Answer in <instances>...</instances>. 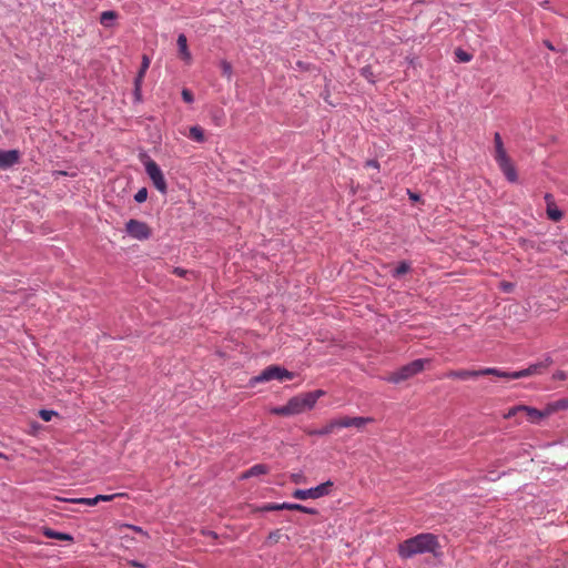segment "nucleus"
Returning a JSON list of instances; mask_svg holds the SVG:
<instances>
[{
  "label": "nucleus",
  "instance_id": "f257e3e1",
  "mask_svg": "<svg viewBox=\"0 0 568 568\" xmlns=\"http://www.w3.org/2000/svg\"><path fill=\"white\" fill-rule=\"evenodd\" d=\"M439 548L440 546L437 537L433 534L425 532L400 542L398 546V555L403 559L426 552L438 556Z\"/></svg>",
  "mask_w": 568,
  "mask_h": 568
},
{
  "label": "nucleus",
  "instance_id": "f03ea898",
  "mask_svg": "<svg viewBox=\"0 0 568 568\" xmlns=\"http://www.w3.org/2000/svg\"><path fill=\"white\" fill-rule=\"evenodd\" d=\"M494 159L497 162L500 171L509 182H516L518 179L517 171L507 154L501 135L498 132L494 134Z\"/></svg>",
  "mask_w": 568,
  "mask_h": 568
},
{
  "label": "nucleus",
  "instance_id": "7ed1b4c3",
  "mask_svg": "<svg viewBox=\"0 0 568 568\" xmlns=\"http://www.w3.org/2000/svg\"><path fill=\"white\" fill-rule=\"evenodd\" d=\"M324 394L325 393L323 390L318 389L292 397L287 402V406L292 413V416L312 409L315 406L317 399Z\"/></svg>",
  "mask_w": 568,
  "mask_h": 568
},
{
  "label": "nucleus",
  "instance_id": "20e7f679",
  "mask_svg": "<svg viewBox=\"0 0 568 568\" xmlns=\"http://www.w3.org/2000/svg\"><path fill=\"white\" fill-rule=\"evenodd\" d=\"M428 362H429L428 359H423V358L415 359V361L410 362L409 364L402 366L396 372L390 373L388 376L385 377V381H387L389 383H394V384L404 382V381L415 376L416 374L420 373L425 368V365Z\"/></svg>",
  "mask_w": 568,
  "mask_h": 568
},
{
  "label": "nucleus",
  "instance_id": "39448f33",
  "mask_svg": "<svg viewBox=\"0 0 568 568\" xmlns=\"http://www.w3.org/2000/svg\"><path fill=\"white\" fill-rule=\"evenodd\" d=\"M294 373L287 371L278 365H270L264 368L258 375L251 378L250 384L254 386L257 383H265L273 379L283 382L291 381L294 378Z\"/></svg>",
  "mask_w": 568,
  "mask_h": 568
},
{
  "label": "nucleus",
  "instance_id": "423d86ee",
  "mask_svg": "<svg viewBox=\"0 0 568 568\" xmlns=\"http://www.w3.org/2000/svg\"><path fill=\"white\" fill-rule=\"evenodd\" d=\"M144 166H145V172H146L148 176L150 178V180L152 181L154 187L160 193L166 194L168 184H166L164 174H163L162 170L160 169V166L158 165V163L154 160L149 158L144 162Z\"/></svg>",
  "mask_w": 568,
  "mask_h": 568
},
{
  "label": "nucleus",
  "instance_id": "0eeeda50",
  "mask_svg": "<svg viewBox=\"0 0 568 568\" xmlns=\"http://www.w3.org/2000/svg\"><path fill=\"white\" fill-rule=\"evenodd\" d=\"M333 486H334V483L331 480H327V481H325L316 487L310 488V489H296L293 491L292 496L300 500L317 499V498L329 495Z\"/></svg>",
  "mask_w": 568,
  "mask_h": 568
},
{
  "label": "nucleus",
  "instance_id": "6e6552de",
  "mask_svg": "<svg viewBox=\"0 0 568 568\" xmlns=\"http://www.w3.org/2000/svg\"><path fill=\"white\" fill-rule=\"evenodd\" d=\"M485 375H494V376H504V374L500 373V369L495 367H487L481 369H457V371H449L446 373L447 378H454V379H462L466 381L469 378L478 377V376H485Z\"/></svg>",
  "mask_w": 568,
  "mask_h": 568
},
{
  "label": "nucleus",
  "instance_id": "1a4fd4ad",
  "mask_svg": "<svg viewBox=\"0 0 568 568\" xmlns=\"http://www.w3.org/2000/svg\"><path fill=\"white\" fill-rule=\"evenodd\" d=\"M551 363H552V361L547 358L545 362H539V363L532 364L529 367L521 369V371H517V372H513V373L500 371V373L504 374V376H500V377L507 378V379H517V378L528 377V376L536 375V374H541L544 371H546L551 365Z\"/></svg>",
  "mask_w": 568,
  "mask_h": 568
},
{
  "label": "nucleus",
  "instance_id": "9d476101",
  "mask_svg": "<svg viewBox=\"0 0 568 568\" xmlns=\"http://www.w3.org/2000/svg\"><path fill=\"white\" fill-rule=\"evenodd\" d=\"M125 232L139 241L149 240L152 235L151 227L145 222L135 219H131L125 223Z\"/></svg>",
  "mask_w": 568,
  "mask_h": 568
},
{
  "label": "nucleus",
  "instance_id": "9b49d317",
  "mask_svg": "<svg viewBox=\"0 0 568 568\" xmlns=\"http://www.w3.org/2000/svg\"><path fill=\"white\" fill-rule=\"evenodd\" d=\"M374 419L372 417H351V416H342L338 417L339 428L355 427L362 429L366 424L373 423Z\"/></svg>",
  "mask_w": 568,
  "mask_h": 568
},
{
  "label": "nucleus",
  "instance_id": "f8f14e48",
  "mask_svg": "<svg viewBox=\"0 0 568 568\" xmlns=\"http://www.w3.org/2000/svg\"><path fill=\"white\" fill-rule=\"evenodd\" d=\"M20 161V152L18 150L0 151V168L9 169Z\"/></svg>",
  "mask_w": 568,
  "mask_h": 568
},
{
  "label": "nucleus",
  "instance_id": "ddd939ff",
  "mask_svg": "<svg viewBox=\"0 0 568 568\" xmlns=\"http://www.w3.org/2000/svg\"><path fill=\"white\" fill-rule=\"evenodd\" d=\"M545 201L547 204V216L549 220L554 222H558L562 219V212L556 206L554 202V197L551 194L547 193L545 195Z\"/></svg>",
  "mask_w": 568,
  "mask_h": 568
},
{
  "label": "nucleus",
  "instance_id": "4468645a",
  "mask_svg": "<svg viewBox=\"0 0 568 568\" xmlns=\"http://www.w3.org/2000/svg\"><path fill=\"white\" fill-rule=\"evenodd\" d=\"M121 496V494H113V495H98L93 498H75L71 499L72 503L88 505V506H95L99 501H111L115 497Z\"/></svg>",
  "mask_w": 568,
  "mask_h": 568
},
{
  "label": "nucleus",
  "instance_id": "2eb2a0df",
  "mask_svg": "<svg viewBox=\"0 0 568 568\" xmlns=\"http://www.w3.org/2000/svg\"><path fill=\"white\" fill-rule=\"evenodd\" d=\"M178 47H179V55L182 60H184L186 63H191L192 61V54L187 47V39L185 34L181 33L178 37Z\"/></svg>",
  "mask_w": 568,
  "mask_h": 568
},
{
  "label": "nucleus",
  "instance_id": "dca6fc26",
  "mask_svg": "<svg viewBox=\"0 0 568 568\" xmlns=\"http://www.w3.org/2000/svg\"><path fill=\"white\" fill-rule=\"evenodd\" d=\"M523 414H525L526 418L531 423H538L540 419L546 417L549 412H541L536 408L523 405Z\"/></svg>",
  "mask_w": 568,
  "mask_h": 568
},
{
  "label": "nucleus",
  "instance_id": "f3484780",
  "mask_svg": "<svg viewBox=\"0 0 568 568\" xmlns=\"http://www.w3.org/2000/svg\"><path fill=\"white\" fill-rule=\"evenodd\" d=\"M150 63H151L150 58L146 54H144L142 57L141 68H140L139 73H138V75L135 78V81H134V85H135V91L136 92H139L140 89H141L143 78H144V75H145V73H146V71H148V69L150 67Z\"/></svg>",
  "mask_w": 568,
  "mask_h": 568
},
{
  "label": "nucleus",
  "instance_id": "a211bd4d",
  "mask_svg": "<svg viewBox=\"0 0 568 568\" xmlns=\"http://www.w3.org/2000/svg\"><path fill=\"white\" fill-rule=\"evenodd\" d=\"M338 428H339L338 418H334V419L329 420L322 428L310 432V434L317 435V436H325V435H329V434L334 433Z\"/></svg>",
  "mask_w": 568,
  "mask_h": 568
},
{
  "label": "nucleus",
  "instance_id": "6ab92c4d",
  "mask_svg": "<svg viewBox=\"0 0 568 568\" xmlns=\"http://www.w3.org/2000/svg\"><path fill=\"white\" fill-rule=\"evenodd\" d=\"M268 473V467L264 464H256L252 466L250 469H247L243 475L242 478H250L253 476H258L263 474Z\"/></svg>",
  "mask_w": 568,
  "mask_h": 568
},
{
  "label": "nucleus",
  "instance_id": "aec40b11",
  "mask_svg": "<svg viewBox=\"0 0 568 568\" xmlns=\"http://www.w3.org/2000/svg\"><path fill=\"white\" fill-rule=\"evenodd\" d=\"M282 507H284V509H287V510H296V511H301V513H305V514H310V515L318 514L317 509L310 508V507H306V506H303L300 504L283 503Z\"/></svg>",
  "mask_w": 568,
  "mask_h": 568
},
{
  "label": "nucleus",
  "instance_id": "412c9836",
  "mask_svg": "<svg viewBox=\"0 0 568 568\" xmlns=\"http://www.w3.org/2000/svg\"><path fill=\"white\" fill-rule=\"evenodd\" d=\"M189 138L195 142L203 143L205 141L204 130L200 125L190 128Z\"/></svg>",
  "mask_w": 568,
  "mask_h": 568
},
{
  "label": "nucleus",
  "instance_id": "4be33fe9",
  "mask_svg": "<svg viewBox=\"0 0 568 568\" xmlns=\"http://www.w3.org/2000/svg\"><path fill=\"white\" fill-rule=\"evenodd\" d=\"M43 534L48 538H54V539L64 540V541H73V537L71 535L65 534V532H59V531L52 530L50 528H45Z\"/></svg>",
  "mask_w": 568,
  "mask_h": 568
},
{
  "label": "nucleus",
  "instance_id": "5701e85b",
  "mask_svg": "<svg viewBox=\"0 0 568 568\" xmlns=\"http://www.w3.org/2000/svg\"><path fill=\"white\" fill-rule=\"evenodd\" d=\"M116 18L118 13L115 11H103L100 16V23L105 28H110Z\"/></svg>",
  "mask_w": 568,
  "mask_h": 568
},
{
  "label": "nucleus",
  "instance_id": "b1692460",
  "mask_svg": "<svg viewBox=\"0 0 568 568\" xmlns=\"http://www.w3.org/2000/svg\"><path fill=\"white\" fill-rule=\"evenodd\" d=\"M410 271V263L403 261L400 262L392 272L394 277H400L402 275L408 273Z\"/></svg>",
  "mask_w": 568,
  "mask_h": 568
},
{
  "label": "nucleus",
  "instance_id": "393cba45",
  "mask_svg": "<svg viewBox=\"0 0 568 568\" xmlns=\"http://www.w3.org/2000/svg\"><path fill=\"white\" fill-rule=\"evenodd\" d=\"M222 75L225 77L227 80L232 79L233 75V68L232 64L225 60L221 61L220 63Z\"/></svg>",
  "mask_w": 568,
  "mask_h": 568
},
{
  "label": "nucleus",
  "instance_id": "a878e982",
  "mask_svg": "<svg viewBox=\"0 0 568 568\" xmlns=\"http://www.w3.org/2000/svg\"><path fill=\"white\" fill-rule=\"evenodd\" d=\"M271 413L274 415H280V416H292V413H291L287 404L284 406L272 408Z\"/></svg>",
  "mask_w": 568,
  "mask_h": 568
},
{
  "label": "nucleus",
  "instance_id": "bb28decb",
  "mask_svg": "<svg viewBox=\"0 0 568 568\" xmlns=\"http://www.w3.org/2000/svg\"><path fill=\"white\" fill-rule=\"evenodd\" d=\"M519 413H523V405L511 407L506 414H504V418H513L517 416Z\"/></svg>",
  "mask_w": 568,
  "mask_h": 568
},
{
  "label": "nucleus",
  "instance_id": "cd10ccee",
  "mask_svg": "<svg viewBox=\"0 0 568 568\" xmlns=\"http://www.w3.org/2000/svg\"><path fill=\"white\" fill-rule=\"evenodd\" d=\"M148 199V190L145 187H142L140 189L135 195H134V200L138 202V203H143L145 200Z\"/></svg>",
  "mask_w": 568,
  "mask_h": 568
},
{
  "label": "nucleus",
  "instance_id": "c85d7f7f",
  "mask_svg": "<svg viewBox=\"0 0 568 568\" xmlns=\"http://www.w3.org/2000/svg\"><path fill=\"white\" fill-rule=\"evenodd\" d=\"M282 509H284V507H282V504H266L261 508L262 511H274Z\"/></svg>",
  "mask_w": 568,
  "mask_h": 568
},
{
  "label": "nucleus",
  "instance_id": "c756f323",
  "mask_svg": "<svg viewBox=\"0 0 568 568\" xmlns=\"http://www.w3.org/2000/svg\"><path fill=\"white\" fill-rule=\"evenodd\" d=\"M39 415L42 418V420L50 422L52 419V416L55 415V413L53 410L41 409L39 412Z\"/></svg>",
  "mask_w": 568,
  "mask_h": 568
},
{
  "label": "nucleus",
  "instance_id": "7c9ffc66",
  "mask_svg": "<svg viewBox=\"0 0 568 568\" xmlns=\"http://www.w3.org/2000/svg\"><path fill=\"white\" fill-rule=\"evenodd\" d=\"M181 94L184 102L192 103L194 101L193 93L189 89H183Z\"/></svg>",
  "mask_w": 568,
  "mask_h": 568
},
{
  "label": "nucleus",
  "instance_id": "2f4dec72",
  "mask_svg": "<svg viewBox=\"0 0 568 568\" xmlns=\"http://www.w3.org/2000/svg\"><path fill=\"white\" fill-rule=\"evenodd\" d=\"M456 55L462 62H468L470 60V55L463 50H457Z\"/></svg>",
  "mask_w": 568,
  "mask_h": 568
},
{
  "label": "nucleus",
  "instance_id": "473e14b6",
  "mask_svg": "<svg viewBox=\"0 0 568 568\" xmlns=\"http://www.w3.org/2000/svg\"><path fill=\"white\" fill-rule=\"evenodd\" d=\"M281 538V531L280 530H274L272 532H270L268 535V540L271 542H277Z\"/></svg>",
  "mask_w": 568,
  "mask_h": 568
},
{
  "label": "nucleus",
  "instance_id": "72a5a7b5",
  "mask_svg": "<svg viewBox=\"0 0 568 568\" xmlns=\"http://www.w3.org/2000/svg\"><path fill=\"white\" fill-rule=\"evenodd\" d=\"M500 288L504 291V292H511L514 290V284L510 283V282H501L500 283Z\"/></svg>",
  "mask_w": 568,
  "mask_h": 568
},
{
  "label": "nucleus",
  "instance_id": "f704fd0d",
  "mask_svg": "<svg viewBox=\"0 0 568 568\" xmlns=\"http://www.w3.org/2000/svg\"><path fill=\"white\" fill-rule=\"evenodd\" d=\"M124 527L128 528V529H131V530H133V531H135L138 534L148 536V534L141 527H138V526H134V525H125Z\"/></svg>",
  "mask_w": 568,
  "mask_h": 568
},
{
  "label": "nucleus",
  "instance_id": "c9c22d12",
  "mask_svg": "<svg viewBox=\"0 0 568 568\" xmlns=\"http://www.w3.org/2000/svg\"><path fill=\"white\" fill-rule=\"evenodd\" d=\"M291 479L295 484H301L304 479V476L302 474H292Z\"/></svg>",
  "mask_w": 568,
  "mask_h": 568
},
{
  "label": "nucleus",
  "instance_id": "e433bc0d",
  "mask_svg": "<svg viewBox=\"0 0 568 568\" xmlns=\"http://www.w3.org/2000/svg\"><path fill=\"white\" fill-rule=\"evenodd\" d=\"M407 194L413 202H418L420 200V196L410 190H407Z\"/></svg>",
  "mask_w": 568,
  "mask_h": 568
},
{
  "label": "nucleus",
  "instance_id": "4c0bfd02",
  "mask_svg": "<svg viewBox=\"0 0 568 568\" xmlns=\"http://www.w3.org/2000/svg\"><path fill=\"white\" fill-rule=\"evenodd\" d=\"M557 408H568V399H561L556 404Z\"/></svg>",
  "mask_w": 568,
  "mask_h": 568
},
{
  "label": "nucleus",
  "instance_id": "58836bf2",
  "mask_svg": "<svg viewBox=\"0 0 568 568\" xmlns=\"http://www.w3.org/2000/svg\"><path fill=\"white\" fill-rule=\"evenodd\" d=\"M173 273L178 276H184L187 273V271L180 267H175L173 270Z\"/></svg>",
  "mask_w": 568,
  "mask_h": 568
},
{
  "label": "nucleus",
  "instance_id": "ea45409f",
  "mask_svg": "<svg viewBox=\"0 0 568 568\" xmlns=\"http://www.w3.org/2000/svg\"><path fill=\"white\" fill-rule=\"evenodd\" d=\"M566 377H567V376H566V373H565V372H562V371H558V372H556V373L554 374V378H556V379H566Z\"/></svg>",
  "mask_w": 568,
  "mask_h": 568
},
{
  "label": "nucleus",
  "instance_id": "a19ab883",
  "mask_svg": "<svg viewBox=\"0 0 568 568\" xmlns=\"http://www.w3.org/2000/svg\"><path fill=\"white\" fill-rule=\"evenodd\" d=\"M366 166H371V168H374V169H378L379 168V164L377 161L375 160H368L365 164Z\"/></svg>",
  "mask_w": 568,
  "mask_h": 568
},
{
  "label": "nucleus",
  "instance_id": "79ce46f5",
  "mask_svg": "<svg viewBox=\"0 0 568 568\" xmlns=\"http://www.w3.org/2000/svg\"><path fill=\"white\" fill-rule=\"evenodd\" d=\"M129 564H130V566L135 567V568H143L144 567L143 564H141L139 561H135V560H132Z\"/></svg>",
  "mask_w": 568,
  "mask_h": 568
},
{
  "label": "nucleus",
  "instance_id": "37998d69",
  "mask_svg": "<svg viewBox=\"0 0 568 568\" xmlns=\"http://www.w3.org/2000/svg\"><path fill=\"white\" fill-rule=\"evenodd\" d=\"M521 246L525 247V248H528V247H534L532 243H530L529 241L527 240H523L521 242Z\"/></svg>",
  "mask_w": 568,
  "mask_h": 568
},
{
  "label": "nucleus",
  "instance_id": "c03bdc74",
  "mask_svg": "<svg viewBox=\"0 0 568 568\" xmlns=\"http://www.w3.org/2000/svg\"><path fill=\"white\" fill-rule=\"evenodd\" d=\"M545 43H546L548 49L554 50V47H552V44L550 42L546 41Z\"/></svg>",
  "mask_w": 568,
  "mask_h": 568
},
{
  "label": "nucleus",
  "instance_id": "a18cd8bd",
  "mask_svg": "<svg viewBox=\"0 0 568 568\" xmlns=\"http://www.w3.org/2000/svg\"><path fill=\"white\" fill-rule=\"evenodd\" d=\"M0 457H3V454H2V453H0Z\"/></svg>",
  "mask_w": 568,
  "mask_h": 568
}]
</instances>
